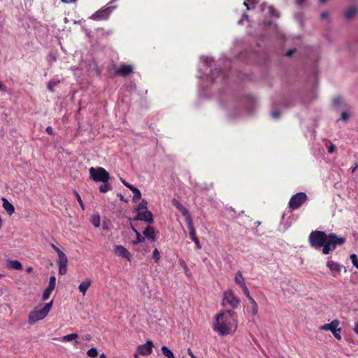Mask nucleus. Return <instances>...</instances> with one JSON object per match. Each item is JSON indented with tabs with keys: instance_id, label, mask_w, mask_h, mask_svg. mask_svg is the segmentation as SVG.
<instances>
[{
	"instance_id": "nucleus-1",
	"label": "nucleus",
	"mask_w": 358,
	"mask_h": 358,
	"mask_svg": "<svg viewBox=\"0 0 358 358\" xmlns=\"http://www.w3.org/2000/svg\"><path fill=\"white\" fill-rule=\"evenodd\" d=\"M237 327L236 314L233 310H227L217 315L214 330L221 336L235 331Z\"/></svg>"
},
{
	"instance_id": "nucleus-2",
	"label": "nucleus",
	"mask_w": 358,
	"mask_h": 358,
	"mask_svg": "<svg viewBox=\"0 0 358 358\" xmlns=\"http://www.w3.org/2000/svg\"><path fill=\"white\" fill-rule=\"evenodd\" d=\"M328 234L322 231H314L310 233L308 237L310 245L315 249H320L324 247Z\"/></svg>"
},
{
	"instance_id": "nucleus-3",
	"label": "nucleus",
	"mask_w": 358,
	"mask_h": 358,
	"mask_svg": "<svg viewBox=\"0 0 358 358\" xmlns=\"http://www.w3.org/2000/svg\"><path fill=\"white\" fill-rule=\"evenodd\" d=\"M345 242V238L339 237L334 233L328 234L324 247L322 248V253L328 255L331 251L334 250L338 245H342Z\"/></svg>"
},
{
	"instance_id": "nucleus-4",
	"label": "nucleus",
	"mask_w": 358,
	"mask_h": 358,
	"mask_svg": "<svg viewBox=\"0 0 358 358\" xmlns=\"http://www.w3.org/2000/svg\"><path fill=\"white\" fill-rule=\"evenodd\" d=\"M137 215L134 220H141L147 223L151 224L153 222L152 213L147 208V202L143 200L138 203L136 208Z\"/></svg>"
},
{
	"instance_id": "nucleus-5",
	"label": "nucleus",
	"mask_w": 358,
	"mask_h": 358,
	"mask_svg": "<svg viewBox=\"0 0 358 358\" xmlns=\"http://www.w3.org/2000/svg\"><path fill=\"white\" fill-rule=\"evenodd\" d=\"M91 179L95 182L109 181V173L103 167H91Z\"/></svg>"
},
{
	"instance_id": "nucleus-6",
	"label": "nucleus",
	"mask_w": 358,
	"mask_h": 358,
	"mask_svg": "<svg viewBox=\"0 0 358 358\" xmlns=\"http://www.w3.org/2000/svg\"><path fill=\"white\" fill-rule=\"evenodd\" d=\"M239 299L231 290H227L223 293V299L222 301V306H226L228 305L232 308L235 309L239 306Z\"/></svg>"
},
{
	"instance_id": "nucleus-7",
	"label": "nucleus",
	"mask_w": 358,
	"mask_h": 358,
	"mask_svg": "<svg viewBox=\"0 0 358 358\" xmlns=\"http://www.w3.org/2000/svg\"><path fill=\"white\" fill-rule=\"evenodd\" d=\"M307 200V196L304 192H299L293 195L289 202V207L295 210L299 208Z\"/></svg>"
},
{
	"instance_id": "nucleus-8",
	"label": "nucleus",
	"mask_w": 358,
	"mask_h": 358,
	"mask_svg": "<svg viewBox=\"0 0 358 358\" xmlns=\"http://www.w3.org/2000/svg\"><path fill=\"white\" fill-rule=\"evenodd\" d=\"M339 322L337 320H333L331 322L322 325L320 329L325 331H330L333 334L334 336L338 339H341L340 334L341 328H338Z\"/></svg>"
},
{
	"instance_id": "nucleus-9",
	"label": "nucleus",
	"mask_w": 358,
	"mask_h": 358,
	"mask_svg": "<svg viewBox=\"0 0 358 358\" xmlns=\"http://www.w3.org/2000/svg\"><path fill=\"white\" fill-rule=\"evenodd\" d=\"M47 314L41 309L36 308L31 311L29 315L28 322L29 324H34L36 322L43 319Z\"/></svg>"
},
{
	"instance_id": "nucleus-10",
	"label": "nucleus",
	"mask_w": 358,
	"mask_h": 358,
	"mask_svg": "<svg viewBox=\"0 0 358 358\" xmlns=\"http://www.w3.org/2000/svg\"><path fill=\"white\" fill-rule=\"evenodd\" d=\"M115 6H108L106 8H102L96 12L92 16H91V19L102 20H106L110 14L112 13Z\"/></svg>"
},
{
	"instance_id": "nucleus-11",
	"label": "nucleus",
	"mask_w": 358,
	"mask_h": 358,
	"mask_svg": "<svg viewBox=\"0 0 358 358\" xmlns=\"http://www.w3.org/2000/svg\"><path fill=\"white\" fill-rule=\"evenodd\" d=\"M153 343L151 341H147L143 345H140L137 348L138 352L143 356L150 355L152 352Z\"/></svg>"
},
{
	"instance_id": "nucleus-12",
	"label": "nucleus",
	"mask_w": 358,
	"mask_h": 358,
	"mask_svg": "<svg viewBox=\"0 0 358 358\" xmlns=\"http://www.w3.org/2000/svg\"><path fill=\"white\" fill-rule=\"evenodd\" d=\"M327 266L329 268V270L332 273V275L334 277H336L337 275L340 274L341 269H342V265L339 264L337 262H335L332 260H328L327 262Z\"/></svg>"
},
{
	"instance_id": "nucleus-13",
	"label": "nucleus",
	"mask_w": 358,
	"mask_h": 358,
	"mask_svg": "<svg viewBox=\"0 0 358 358\" xmlns=\"http://www.w3.org/2000/svg\"><path fill=\"white\" fill-rule=\"evenodd\" d=\"M172 204L182 213L184 217H185V220L191 218V215L187 209L176 199H172Z\"/></svg>"
},
{
	"instance_id": "nucleus-14",
	"label": "nucleus",
	"mask_w": 358,
	"mask_h": 358,
	"mask_svg": "<svg viewBox=\"0 0 358 358\" xmlns=\"http://www.w3.org/2000/svg\"><path fill=\"white\" fill-rule=\"evenodd\" d=\"M115 253L116 255L130 260L131 255L129 252L122 245H117L115 248Z\"/></svg>"
},
{
	"instance_id": "nucleus-15",
	"label": "nucleus",
	"mask_w": 358,
	"mask_h": 358,
	"mask_svg": "<svg viewBox=\"0 0 358 358\" xmlns=\"http://www.w3.org/2000/svg\"><path fill=\"white\" fill-rule=\"evenodd\" d=\"M133 71V66L131 65H122L119 69L115 71V74L121 76H127Z\"/></svg>"
},
{
	"instance_id": "nucleus-16",
	"label": "nucleus",
	"mask_w": 358,
	"mask_h": 358,
	"mask_svg": "<svg viewBox=\"0 0 358 358\" xmlns=\"http://www.w3.org/2000/svg\"><path fill=\"white\" fill-rule=\"evenodd\" d=\"M3 207L6 211L10 215H13L15 212V208L13 205L8 201L6 198H2Z\"/></svg>"
},
{
	"instance_id": "nucleus-17",
	"label": "nucleus",
	"mask_w": 358,
	"mask_h": 358,
	"mask_svg": "<svg viewBox=\"0 0 358 358\" xmlns=\"http://www.w3.org/2000/svg\"><path fill=\"white\" fill-rule=\"evenodd\" d=\"M101 183L98 189L100 193L106 194L108 192L110 191L112 189V185L109 183L108 181L106 182H99Z\"/></svg>"
},
{
	"instance_id": "nucleus-18",
	"label": "nucleus",
	"mask_w": 358,
	"mask_h": 358,
	"mask_svg": "<svg viewBox=\"0 0 358 358\" xmlns=\"http://www.w3.org/2000/svg\"><path fill=\"white\" fill-rule=\"evenodd\" d=\"M59 256L58 266H67L68 259L66 255L60 250H57Z\"/></svg>"
},
{
	"instance_id": "nucleus-19",
	"label": "nucleus",
	"mask_w": 358,
	"mask_h": 358,
	"mask_svg": "<svg viewBox=\"0 0 358 358\" xmlns=\"http://www.w3.org/2000/svg\"><path fill=\"white\" fill-rule=\"evenodd\" d=\"M143 234L148 239H150L152 241L155 240V231L153 227H147L143 231Z\"/></svg>"
},
{
	"instance_id": "nucleus-20",
	"label": "nucleus",
	"mask_w": 358,
	"mask_h": 358,
	"mask_svg": "<svg viewBox=\"0 0 358 358\" xmlns=\"http://www.w3.org/2000/svg\"><path fill=\"white\" fill-rule=\"evenodd\" d=\"M185 221L187 222V228L189 229V236H190L191 239L193 240L195 238H196V231L194 229V227H193L192 217L186 219Z\"/></svg>"
},
{
	"instance_id": "nucleus-21",
	"label": "nucleus",
	"mask_w": 358,
	"mask_h": 358,
	"mask_svg": "<svg viewBox=\"0 0 358 358\" xmlns=\"http://www.w3.org/2000/svg\"><path fill=\"white\" fill-rule=\"evenodd\" d=\"M78 338V336L77 334H71L66 336H64L61 338V341L63 342H69L71 341H75L74 345H77L78 342L76 341V338Z\"/></svg>"
},
{
	"instance_id": "nucleus-22",
	"label": "nucleus",
	"mask_w": 358,
	"mask_h": 358,
	"mask_svg": "<svg viewBox=\"0 0 358 358\" xmlns=\"http://www.w3.org/2000/svg\"><path fill=\"white\" fill-rule=\"evenodd\" d=\"M358 13V8L352 7L348 9L345 13V17L347 20H351Z\"/></svg>"
},
{
	"instance_id": "nucleus-23",
	"label": "nucleus",
	"mask_w": 358,
	"mask_h": 358,
	"mask_svg": "<svg viewBox=\"0 0 358 358\" xmlns=\"http://www.w3.org/2000/svg\"><path fill=\"white\" fill-rule=\"evenodd\" d=\"M8 268L15 270H21L22 268V264L17 260H8Z\"/></svg>"
},
{
	"instance_id": "nucleus-24",
	"label": "nucleus",
	"mask_w": 358,
	"mask_h": 358,
	"mask_svg": "<svg viewBox=\"0 0 358 358\" xmlns=\"http://www.w3.org/2000/svg\"><path fill=\"white\" fill-rule=\"evenodd\" d=\"M90 287V280H86L85 281L80 283L78 287L79 291L83 293V295L85 294L87 290Z\"/></svg>"
},
{
	"instance_id": "nucleus-25",
	"label": "nucleus",
	"mask_w": 358,
	"mask_h": 358,
	"mask_svg": "<svg viewBox=\"0 0 358 358\" xmlns=\"http://www.w3.org/2000/svg\"><path fill=\"white\" fill-rule=\"evenodd\" d=\"M235 282L239 285L240 287L245 285L244 278L241 271H238L235 275Z\"/></svg>"
},
{
	"instance_id": "nucleus-26",
	"label": "nucleus",
	"mask_w": 358,
	"mask_h": 358,
	"mask_svg": "<svg viewBox=\"0 0 358 358\" xmlns=\"http://www.w3.org/2000/svg\"><path fill=\"white\" fill-rule=\"evenodd\" d=\"M162 352L167 358H175L173 352L166 346L162 347Z\"/></svg>"
},
{
	"instance_id": "nucleus-27",
	"label": "nucleus",
	"mask_w": 358,
	"mask_h": 358,
	"mask_svg": "<svg viewBox=\"0 0 358 358\" xmlns=\"http://www.w3.org/2000/svg\"><path fill=\"white\" fill-rule=\"evenodd\" d=\"M60 83V80H50L48 82L47 85V88L48 91L52 92L54 91V88L57 86Z\"/></svg>"
},
{
	"instance_id": "nucleus-28",
	"label": "nucleus",
	"mask_w": 358,
	"mask_h": 358,
	"mask_svg": "<svg viewBox=\"0 0 358 358\" xmlns=\"http://www.w3.org/2000/svg\"><path fill=\"white\" fill-rule=\"evenodd\" d=\"M52 291L53 290H52L51 289L47 287L43 293V296H42L43 300V301L48 300V299L50 297Z\"/></svg>"
},
{
	"instance_id": "nucleus-29",
	"label": "nucleus",
	"mask_w": 358,
	"mask_h": 358,
	"mask_svg": "<svg viewBox=\"0 0 358 358\" xmlns=\"http://www.w3.org/2000/svg\"><path fill=\"white\" fill-rule=\"evenodd\" d=\"M132 192L134 193L133 200L134 201H137L140 200V199L141 197V193L140 190L138 188H136V189H134V192Z\"/></svg>"
},
{
	"instance_id": "nucleus-30",
	"label": "nucleus",
	"mask_w": 358,
	"mask_h": 358,
	"mask_svg": "<svg viewBox=\"0 0 358 358\" xmlns=\"http://www.w3.org/2000/svg\"><path fill=\"white\" fill-rule=\"evenodd\" d=\"M56 285V278L55 276H51L49 280V285L48 286V288L51 289L52 290H54Z\"/></svg>"
},
{
	"instance_id": "nucleus-31",
	"label": "nucleus",
	"mask_w": 358,
	"mask_h": 358,
	"mask_svg": "<svg viewBox=\"0 0 358 358\" xmlns=\"http://www.w3.org/2000/svg\"><path fill=\"white\" fill-rule=\"evenodd\" d=\"M92 222L95 227L100 226V217L99 215H94L92 220Z\"/></svg>"
},
{
	"instance_id": "nucleus-32",
	"label": "nucleus",
	"mask_w": 358,
	"mask_h": 358,
	"mask_svg": "<svg viewBox=\"0 0 358 358\" xmlns=\"http://www.w3.org/2000/svg\"><path fill=\"white\" fill-rule=\"evenodd\" d=\"M52 306V301L44 305L41 309L48 315Z\"/></svg>"
},
{
	"instance_id": "nucleus-33",
	"label": "nucleus",
	"mask_w": 358,
	"mask_h": 358,
	"mask_svg": "<svg viewBox=\"0 0 358 358\" xmlns=\"http://www.w3.org/2000/svg\"><path fill=\"white\" fill-rule=\"evenodd\" d=\"M350 259L352 261L353 266L358 269V259L357 255L355 254L351 255Z\"/></svg>"
},
{
	"instance_id": "nucleus-34",
	"label": "nucleus",
	"mask_w": 358,
	"mask_h": 358,
	"mask_svg": "<svg viewBox=\"0 0 358 358\" xmlns=\"http://www.w3.org/2000/svg\"><path fill=\"white\" fill-rule=\"evenodd\" d=\"M152 257L155 259V262L156 263H157L158 261L159 260L160 255H159V250L157 249H155L154 250L153 254H152Z\"/></svg>"
},
{
	"instance_id": "nucleus-35",
	"label": "nucleus",
	"mask_w": 358,
	"mask_h": 358,
	"mask_svg": "<svg viewBox=\"0 0 358 358\" xmlns=\"http://www.w3.org/2000/svg\"><path fill=\"white\" fill-rule=\"evenodd\" d=\"M73 193H74V194H75V196H76V199H77L80 206H81V208L83 209H84V203L83 202V200H82L80 194L76 190L73 191Z\"/></svg>"
},
{
	"instance_id": "nucleus-36",
	"label": "nucleus",
	"mask_w": 358,
	"mask_h": 358,
	"mask_svg": "<svg viewBox=\"0 0 358 358\" xmlns=\"http://www.w3.org/2000/svg\"><path fill=\"white\" fill-rule=\"evenodd\" d=\"M136 240L134 241V243L136 244V243H142L144 241V240H145L144 237L142 236L139 232L137 233L136 234Z\"/></svg>"
},
{
	"instance_id": "nucleus-37",
	"label": "nucleus",
	"mask_w": 358,
	"mask_h": 358,
	"mask_svg": "<svg viewBox=\"0 0 358 358\" xmlns=\"http://www.w3.org/2000/svg\"><path fill=\"white\" fill-rule=\"evenodd\" d=\"M350 119V115L347 112H343L341 113V117L340 118V120H342L343 122H348Z\"/></svg>"
},
{
	"instance_id": "nucleus-38",
	"label": "nucleus",
	"mask_w": 358,
	"mask_h": 358,
	"mask_svg": "<svg viewBox=\"0 0 358 358\" xmlns=\"http://www.w3.org/2000/svg\"><path fill=\"white\" fill-rule=\"evenodd\" d=\"M268 9H269V13L272 16L279 17L280 15H279L278 12L277 10H275L273 7L269 6Z\"/></svg>"
},
{
	"instance_id": "nucleus-39",
	"label": "nucleus",
	"mask_w": 358,
	"mask_h": 358,
	"mask_svg": "<svg viewBox=\"0 0 358 358\" xmlns=\"http://www.w3.org/2000/svg\"><path fill=\"white\" fill-rule=\"evenodd\" d=\"M67 266H59V273L60 275H64L67 271Z\"/></svg>"
},
{
	"instance_id": "nucleus-40",
	"label": "nucleus",
	"mask_w": 358,
	"mask_h": 358,
	"mask_svg": "<svg viewBox=\"0 0 358 358\" xmlns=\"http://www.w3.org/2000/svg\"><path fill=\"white\" fill-rule=\"evenodd\" d=\"M244 294L246 296L247 298H249L250 296V292H249V290L248 289V287H246V285H243L242 287H241Z\"/></svg>"
},
{
	"instance_id": "nucleus-41",
	"label": "nucleus",
	"mask_w": 358,
	"mask_h": 358,
	"mask_svg": "<svg viewBox=\"0 0 358 358\" xmlns=\"http://www.w3.org/2000/svg\"><path fill=\"white\" fill-rule=\"evenodd\" d=\"M98 355V351L95 348H91V358L96 357Z\"/></svg>"
},
{
	"instance_id": "nucleus-42",
	"label": "nucleus",
	"mask_w": 358,
	"mask_h": 358,
	"mask_svg": "<svg viewBox=\"0 0 358 358\" xmlns=\"http://www.w3.org/2000/svg\"><path fill=\"white\" fill-rule=\"evenodd\" d=\"M220 73H221V71L219 69H215L212 70L211 71V76H212L213 79H214L215 74H218Z\"/></svg>"
},
{
	"instance_id": "nucleus-43",
	"label": "nucleus",
	"mask_w": 358,
	"mask_h": 358,
	"mask_svg": "<svg viewBox=\"0 0 358 358\" xmlns=\"http://www.w3.org/2000/svg\"><path fill=\"white\" fill-rule=\"evenodd\" d=\"M212 61H213V59L211 57H203V62L206 63L207 65L210 64Z\"/></svg>"
},
{
	"instance_id": "nucleus-44",
	"label": "nucleus",
	"mask_w": 358,
	"mask_h": 358,
	"mask_svg": "<svg viewBox=\"0 0 358 358\" xmlns=\"http://www.w3.org/2000/svg\"><path fill=\"white\" fill-rule=\"evenodd\" d=\"M271 115L273 119H278L280 117V113L278 111H273Z\"/></svg>"
},
{
	"instance_id": "nucleus-45",
	"label": "nucleus",
	"mask_w": 358,
	"mask_h": 358,
	"mask_svg": "<svg viewBox=\"0 0 358 358\" xmlns=\"http://www.w3.org/2000/svg\"><path fill=\"white\" fill-rule=\"evenodd\" d=\"M258 307L257 304H255V306H252V313L255 315L257 313Z\"/></svg>"
},
{
	"instance_id": "nucleus-46",
	"label": "nucleus",
	"mask_w": 358,
	"mask_h": 358,
	"mask_svg": "<svg viewBox=\"0 0 358 358\" xmlns=\"http://www.w3.org/2000/svg\"><path fill=\"white\" fill-rule=\"evenodd\" d=\"M336 146L334 144H331L328 148V152L329 153H332L333 152H334Z\"/></svg>"
},
{
	"instance_id": "nucleus-47",
	"label": "nucleus",
	"mask_w": 358,
	"mask_h": 358,
	"mask_svg": "<svg viewBox=\"0 0 358 358\" xmlns=\"http://www.w3.org/2000/svg\"><path fill=\"white\" fill-rule=\"evenodd\" d=\"M192 241L195 243V244H196V248H197L198 249H200V248H201V245H200V243H199V239H198L197 238H194V239H193Z\"/></svg>"
},
{
	"instance_id": "nucleus-48",
	"label": "nucleus",
	"mask_w": 358,
	"mask_h": 358,
	"mask_svg": "<svg viewBox=\"0 0 358 358\" xmlns=\"http://www.w3.org/2000/svg\"><path fill=\"white\" fill-rule=\"evenodd\" d=\"M46 132L50 134V135H52L53 134V129L51 127H48L46 128Z\"/></svg>"
},
{
	"instance_id": "nucleus-49",
	"label": "nucleus",
	"mask_w": 358,
	"mask_h": 358,
	"mask_svg": "<svg viewBox=\"0 0 358 358\" xmlns=\"http://www.w3.org/2000/svg\"><path fill=\"white\" fill-rule=\"evenodd\" d=\"M295 49L289 50L286 52V56L290 57L295 52Z\"/></svg>"
},
{
	"instance_id": "nucleus-50",
	"label": "nucleus",
	"mask_w": 358,
	"mask_h": 358,
	"mask_svg": "<svg viewBox=\"0 0 358 358\" xmlns=\"http://www.w3.org/2000/svg\"><path fill=\"white\" fill-rule=\"evenodd\" d=\"M248 299L249 300V301L252 306H255V304H257V303L255 302V301L253 299V298L252 296H250L249 298H248Z\"/></svg>"
},
{
	"instance_id": "nucleus-51",
	"label": "nucleus",
	"mask_w": 358,
	"mask_h": 358,
	"mask_svg": "<svg viewBox=\"0 0 358 358\" xmlns=\"http://www.w3.org/2000/svg\"><path fill=\"white\" fill-rule=\"evenodd\" d=\"M125 186L127 187H128L131 192H134V189H136V187L130 185V184H125Z\"/></svg>"
},
{
	"instance_id": "nucleus-52",
	"label": "nucleus",
	"mask_w": 358,
	"mask_h": 358,
	"mask_svg": "<svg viewBox=\"0 0 358 358\" xmlns=\"http://www.w3.org/2000/svg\"><path fill=\"white\" fill-rule=\"evenodd\" d=\"M125 186L127 187H128L131 192H134V189H136V187L130 185V184H125Z\"/></svg>"
},
{
	"instance_id": "nucleus-53",
	"label": "nucleus",
	"mask_w": 358,
	"mask_h": 358,
	"mask_svg": "<svg viewBox=\"0 0 358 358\" xmlns=\"http://www.w3.org/2000/svg\"><path fill=\"white\" fill-rule=\"evenodd\" d=\"M125 186L127 187H128L131 192H134V189H136V187L130 185V184H125Z\"/></svg>"
},
{
	"instance_id": "nucleus-54",
	"label": "nucleus",
	"mask_w": 358,
	"mask_h": 358,
	"mask_svg": "<svg viewBox=\"0 0 358 358\" xmlns=\"http://www.w3.org/2000/svg\"><path fill=\"white\" fill-rule=\"evenodd\" d=\"M187 352H188V355L192 357V358H197L194 354L193 352H192L191 349L189 348L187 350Z\"/></svg>"
},
{
	"instance_id": "nucleus-55",
	"label": "nucleus",
	"mask_w": 358,
	"mask_h": 358,
	"mask_svg": "<svg viewBox=\"0 0 358 358\" xmlns=\"http://www.w3.org/2000/svg\"><path fill=\"white\" fill-rule=\"evenodd\" d=\"M246 1H248V3L253 4V5L257 4L259 1V0H246Z\"/></svg>"
},
{
	"instance_id": "nucleus-56",
	"label": "nucleus",
	"mask_w": 358,
	"mask_h": 358,
	"mask_svg": "<svg viewBox=\"0 0 358 358\" xmlns=\"http://www.w3.org/2000/svg\"><path fill=\"white\" fill-rule=\"evenodd\" d=\"M329 15V13L325 11V12H323L322 14H321V17L322 18H327Z\"/></svg>"
},
{
	"instance_id": "nucleus-57",
	"label": "nucleus",
	"mask_w": 358,
	"mask_h": 358,
	"mask_svg": "<svg viewBox=\"0 0 358 358\" xmlns=\"http://www.w3.org/2000/svg\"><path fill=\"white\" fill-rule=\"evenodd\" d=\"M246 0L243 2V6L246 7L247 10H250L252 8L250 7L248 3Z\"/></svg>"
},
{
	"instance_id": "nucleus-58",
	"label": "nucleus",
	"mask_w": 358,
	"mask_h": 358,
	"mask_svg": "<svg viewBox=\"0 0 358 358\" xmlns=\"http://www.w3.org/2000/svg\"><path fill=\"white\" fill-rule=\"evenodd\" d=\"M353 330L358 335V322L355 323Z\"/></svg>"
},
{
	"instance_id": "nucleus-59",
	"label": "nucleus",
	"mask_w": 358,
	"mask_h": 358,
	"mask_svg": "<svg viewBox=\"0 0 358 358\" xmlns=\"http://www.w3.org/2000/svg\"><path fill=\"white\" fill-rule=\"evenodd\" d=\"M102 229L103 230H108V225H107V223L106 222H103V224H102Z\"/></svg>"
},
{
	"instance_id": "nucleus-60",
	"label": "nucleus",
	"mask_w": 358,
	"mask_h": 358,
	"mask_svg": "<svg viewBox=\"0 0 358 358\" xmlns=\"http://www.w3.org/2000/svg\"><path fill=\"white\" fill-rule=\"evenodd\" d=\"M61 1L66 3H73V2L76 1L77 0H61Z\"/></svg>"
},
{
	"instance_id": "nucleus-61",
	"label": "nucleus",
	"mask_w": 358,
	"mask_h": 358,
	"mask_svg": "<svg viewBox=\"0 0 358 358\" xmlns=\"http://www.w3.org/2000/svg\"><path fill=\"white\" fill-rule=\"evenodd\" d=\"M0 91H5V86L0 82Z\"/></svg>"
},
{
	"instance_id": "nucleus-62",
	"label": "nucleus",
	"mask_w": 358,
	"mask_h": 358,
	"mask_svg": "<svg viewBox=\"0 0 358 358\" xmlns=\"http://www.w3.org/2000/svg\"><path fill=\"white\" fill-rule=\"evenodd\" d=\"M304 1L305 0H296L297 3L300 6H301Z\"/></svg>"
},
{
	"instance_id": "nucleus-63",
	"label": "nucleus",
	"mask_w": 358,
	"mask_h": 358,
	"mask_svg": "<svg viewBox=\"0 0 358 358\" xmlns=\"http://www.w3.org/2000/svg\"><path fill=\"white\" fill-rule=\"evenodd\" d=\"M243 18L245 19L246 20H248V15L246 13L243 14Z\"/></svg>"
},
{
	"instance_id": "nucleus-64",
	"label": "nucleus",
	"mask_w": 358,
	"mask_h": 358,
	"mask_svg": "<svg viewBox=\"0 0 358 358\" xmlns=\"http://www.w3.org/2000/svg\"><path fill=\"white\" fill-rule=\"evenodd\" d=\"M99 358H106V357L103 353H102L101 355H100Z\"/></svg>"
}]
</instances>
